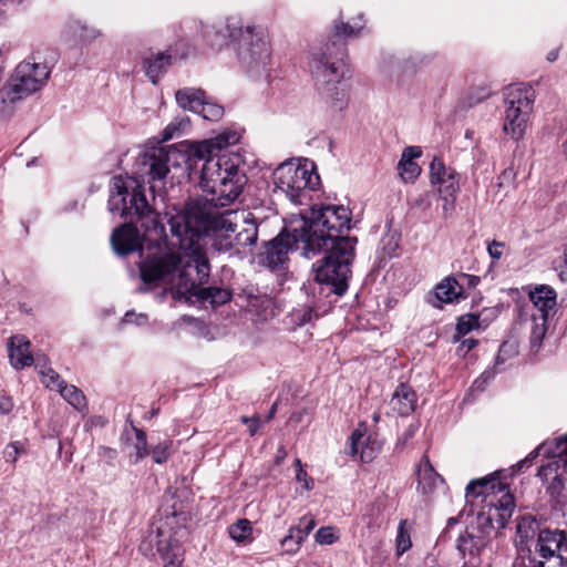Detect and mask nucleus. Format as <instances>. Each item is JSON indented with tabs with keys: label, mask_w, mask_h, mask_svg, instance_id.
Returning <instances> with one entry per match:
<instances>
[{
	"label": "nucleus",
	"mask_w": 567,
	"mask_h": 567,
	"mask_svg": "<svg viewBox=\"0 0 567 567\" xmlns=\"http://www.w3.org/2000/svg\"><path fill=\"white\" fill-rule=\"evenodd\" d=\"M350 220L344 206L312 207L309 215L293 218L288 228L265 245L259 262L270 269L282 268L293 247L307 258L324 252L315 267V279L342 296L348 289L357 244V238L344 235Z\"/></svg>",
	"instance_id": "1"
},
{
	"label": "nucleus",
	"mask_w": 567,
	"mask_h": 567,
	"mask_svg": "<svg viewBox=\"0 0 567 567\" xmlns=\"http://www.w3.org/2000/svg\"><path fill=\"white\" fill-rule=\"evenodd\" d=\"M217 198L210 195L200 199L189 200L183 209L167 212V223L172 237L192 239L200 243L203 235L212 236V246L219 252L229 256L245 257L252 251L258 239V226L252 213L247 210H225Z\"/></svg>",
	"instance_id": "2"
},
{
	"label": "nucleus",
	"mask_w": 567,
	"mask_h": 567,
	"mask_svg": "<svg viewBox=\"0 0 567 567\" xmlns=\"http://www.w3.org/2000/svg\"><path fill=\"white\" fill-rule=\"evenodd\" d=\"M172 245L178 248V254H155L140 262V277L147 286L140 288V291L165 284L172 285L179 297H195L198 301H208L213 306L230 300L231 295L227 289L203 287L208 280L210 266L202 244L192 239H178L172 240Z\"/></svg>",
	"instance_id": "3"
},
{
	"label": "nucleus",
	"mask_w": 567,
	"mask_h": 567,
	"mask_svg": "<svg viewBox=\"0 0 567 567\" xmlns=\"http://www.w3.org/2000/svg\"><path fill=\"white\" fill-rule=\"evenodd\" d=\"M109 207L113 214L118 212L122 217L135 218L144 231L142 238L132 223L114 229L111 244L117 255L124 256L143 249V240L157 244L165 236V227L158 214L148 205L143 187L136 185L134 179L120 175L112 178Z\"/></svg>",
	"instance_id": "4"
},
{
	"label": "nucleus",
	"mask_w": 567,
	"mask_h": 567,
	"mask_svg": "<svg viewBox=\"0 0 567 567\" xmlns=\"http://www.w3.org/2000/svg\"><path fill=\"white\" fill-rule=\"evenodd\" d=\"M239 140L240 134L237 131L226 130L213 138L197 143L193 150L194 157L204 161L200 188L209 195H217L221 205L231 204L247 183L238 156L217 155L219 151L237 144Z\"/></svg>",
	"instance_id": "5"
},
{
	"label": "nucleus",
	"mask_w": 567,
	"mask_h": 567,
	"mask_svg": "<svg viewBox=\"0 0 567 567\" xmlns=\"http://www.w3.org/2000/svg\"><path fill=\"white\" fill-rule=\"evenodd\" d=\"M362 24L336 22L331 40L310 52L309 69L316 78L321 94L333 110L341 111L347 105V90L340 84L342 78L343 41L358 37Z\"/></svg>",
	"instance_id": "6"
},
{
	"label": "nucleus",
	"mask_w": 567,
	"mask_h": 567,
	"mask_svg": "<svg viewBox=\"0 0 567 567\" xmlns=\"http://www.w3.org/2000/svg\"><path fill=\"white\" fill-rule=\"evenodd\" d=\"M465 497L468 503L482 497L483 506L477 513V525L486 535L491 530L497 534L505 528L515 508L514 496L494 477L471 481L466 486Z\"/></svg>",
	"instance_id": "7"
},
{
	"label": "nucleus",
	"mask_w": 567,
	"mask_h": 567,
	"mask_svg": "<svg viewBox=\"0 0 567 567\" xmlns=\"http://www.w3.org/2000/svg\"><path fill=\"white\" fill-rule=\"evenodd\" d=\"M513 567H567V533L543 529L536 544L540 559L532 556L529 547H518Z\"/></svg>",
	"instance_id": "8"
},
{
	"label": "nucleus",
	"mask_w": 567,
	"mask_h": 567,
	"mask_svg": "<svg viewBox=\"0 0 567 567\" xmlns=\"http://www.w3.org/2000/svg\"><path fill=\"white\" fill-rule=\"evenodd\" d=\"M274 178L277 189L295 204H302L319 185L312 164L282 163L275 169Z\"/></svg>",
	"instance_id": "9"
},
{
	"label": "nucleus",
	"mask_w": 567,
	"mask_h": 567,
	"mask_svg": "<svg viewBox=\"0 0 567 567\" xmlns=\"http://www.w3.org/2000/svg\"><path fill=\"white\" fill-rule=\"evenodd\" d=\"M236 54L240 64L249 73L260 75L271 61L267 31L260 25H246L238 40Z\"/></svg>",
	"instance_id": "10"
},
{
	"label": "nucleus",
	"mask_w": 567,
	"mask_h": 567,
	"mask_svg": "<svg viewBox=\"0 0 567 567\" xmlns=\"http://www.w3.org/2000/svg\"><path fill=\"white\" fill-rule=\"evenodd\" d=\"M534 101L535 92L530 86L511 85L506 89L503 131L514 141L524 137Z\"/></svg>",
	"instance_id": "11"
},
{
	"label": "nucleus",
	"mask_w": 567,
	"mask_h": 567,
	"mask_svg": "<svg viewBox=\"0 0 567 567\" xmlns=\"http://www.w3.org/2000/svg\"><path fill=\"white\" fill-rule=\"evenodd\" d=\"M50 70L44 63L23 61L18 64L10 82L0 91L2 102L21 100L39 91L48 81Z\"/></svg>",
	"instance_id": "12"
},
{
	"label": "nucleus",
	"mask_w": 567,
	"mask_h": 567,
	"mask_svg": "<svg viewBox=\"0 0 567 567\" xmlns=\"http://www.w3.org/2000/svg\"><path fill=\"white\" fill-rule=\"evenodd\" d=\"M540 453L557 454L546 465H543L538 475L550 483L553 489H559L567 482V435L556 440V450H551L548 443L540 444L532 451L524 460H520L515 468L522 471L523 467L535 460Z\"/></svg>",
	"instance_id": "13"
},
{
	"label": "nucleus",
	"mask_w": 567,
	"mask_h": 567,
	"mask_svg": "<svg viewBox=\"0 0 567 567\" xmlns=\"http://www.w3.org/2000/svg\"><path fill=\"white\" fill-rule=\"evenodd\" d=\"M177 152L171 147L152 148L143 153L136 161L137 174L151 184V189L156 190V183H162L169 172L173 157Z\"/></svg>",
	"instance_id": "14"
},
{
	"label": "nucleus",
	"mask_w": 567,
	"mask_h": 567,
	"mask_svg": "<svg viewBox=\"0 0 567 567\" xmlns=\"http://www.w3.org/2000/svg\"><path fill=\"white\" fill-rule=\"evenodd\" d=\"M156 546L157 551L165 561V567H179L183 561V549L178 542L173 538L168 525L161 524L152 526L145 540L141 545V550H152Z\"/></svg>",
	"instance_id": "15"
},
{
	"label": "nucleus",
	"mask_w": 567,
	"mask_h": 567,
	"mask_svg": "<svg viewBox=\"0 0 567 567\" xmlns=\"http://www.w3.org/2000/svg\"><path fill=\"white\" fill-rule=\"evenodd\" d=\"M245 27L238 18L230 17L225 20H218L207 23L203 27V37L214 49H221L229 41L238 43L243 35Z\"/></svg>",
	"instance_id": "16"
},
{
	"label": "nucleus",
	"mask_w": 567,
	"mask_h": 567,
	"mask_svg": "<svg viewBox=\"0 0 567 567\" xmlns=\"http://www.w3.org/2000/svg\"><path fill=\"white\" fill-rule=\"evenodd\" d=\"M529 299L533 303L532 319H549L555 315L557 306V293L550 286H536L529 292Z\"/></svg>",
	"instance_id": "17"
},
{
	"label": "nucleus",
	"mask_w": 567,
	"mask_h": 567,
	"mask_svg": "<svg viewBox=\"0 0 567 567\" xmlns=\"http://www.w3.org/2000/svg\"><path fill=\"white\" fill-rule=\"evenodd\" d=\"M417 396L414 390L405 383H401L393 392L389 406L393 413L400 416H408L414 412Z\"/></svg>",
	"instance_id": "18"
},
{
	"label": "nucleus",
	"mask_w": 567,
	"mask_h": 567,
	"mask_svg": "<svg viewBox=\"0 0 567 567\" xmlns=\"http://www.w3.org/2000/svg\"><path fill=\"white\" fill-rule=\"evenodd\" d=\"M10 362L16 369H23L33 364L34 359L30 352V341L24 336H14L9 341Z\"/></svg>",
	"instance_id": "19"
},
{
	"label": "nucleus",
	"mask_w": 567,
	"mask_h": 567,
	"mask_svg": "<svg viewBox=\"0 0 567 567\" xmlns=\"http://www.w3.org/2000/svg\"><path fill=\"white\" fill-rule=\"evenodd\" d=\"M347 453L351 456L360 455L362 462H370L377 455V450L369 443V437L360 429L354 430L349 437Z\"/></svg>",
	"instance_id": "20"
},
{
	"label": "nucleus",
	"mask_w": 567,
	"mask_h": 567,
	"mask_svg": "<svg viewBox=\"0 0 567 567\" xmlns=\"http://www.w3.org/2000/svg\"><path fill=\"white\" fill-rule=\"evenodd\" d=\"M143 64L146 75L153 84H156L171 64V55L164 52L152 53L144 58Z\"/></svg>",
	"instance_id": "21"
},
{
	"label": "nucleus",
	"mask_w": 567,
	"mask_h": 567,
	"mask_svg": "<svg viewBox=\"0 0 567 567\" xmlns=\"http://www.w3.org/2000/svg\"><path fill=\"white\" fill-rule=\"evenodd\" d=\"M205 92L195 87H184L175 93L178 106L194 113L199 112L202 104L205 102Z\"/></svg>",
	"instance_id": "22"
},
{
	"label": "nucleus",
	"mask_w": 567,
	"mask_h": 567,
	"mask_svg": "<svg viewBox=\"0 0 567 567\" xmlns=\"http://www.w3.org/2000/svg\"><path fill=\"white\" fill-rule=\"evenodd\" d=\"M540 532L539 524L533 516L520 517L516 526V548L529 547L528 543L534 539L536 534L539 535Z\"/></svg>",
	"instance_id": "23"
},
{
	"label": "nucleus",
	"mask_w": 567,
	"mask_h": 567,
	"mask_svg": "<svg viewBox=\"0 0 567 567\" xmlns=\"http://www.w3.org/2000/svg\"><path fill=\"white\" fill-rule=\"evenodd\" d=\"M461 293L462 286L454 278H446L435 287V297L440 302H453Z\"/></svg>",
	"instance_id": "24"
},
{
	"label": "nucleus",
	"mask_w": 567,
	"mask_h": 567,
	"mask_svg": "<svg viewBox=\"0 0 567 567\" xmlns=\"http://www.w3.org/2000/svg\"><path fill=\"white\" fill-rule=\"evenodd\" d=\"M440 482H442L441 476L435 473L430 461L425 460L419 468V488L423 494H429Z\"/></svg>",
	"instance_id": "25"
},
{
	"label": "nucleus",
	"mask_w": 567,
	"mask_h": 567,
	"mask_svg": "<svg viewBox=\"0 0 567 567\" xmlns=\"http://www.w3.org/2000/svg\"><path fill=\"white\" fill-rule=\"evenodd\" d=\"M483 546L482 539L474 537L467 532L460 534L456 539V548L463 557H465L466 554L471 556L478 554Z\"/></svg>",
	"instance_id": "26"
},
{
	"label": "nucleus",
	"mask_w": 567,
	"mask_h": 567,
	"mask_svg": "<svg viewBox=\"0 0 567 567\" xmlns=\"http://www.w3.org/2000/svg\"><path fill=\"white\" fill-rule=\"evenodd\" d=\"M133 430L135 432V440L132 443V452L130 453V457L133 463H138L148 455L147 440L144 431L136 427H133Z\"/></svg>",
	"instance_id": "27"
},
{
	"label": "nucleus",
	"mask_w": 567,
	"mask_h": 567,
	"mask_svg": "<svg viewBox=\"0 0 567 567\" xmlns=\"http://www.w3.org/2000/svg\"><path fill=\"white\" fill-rule=\"evenodd\" d=\"M229 536L236 543H245L251 540L252 527L248 519H238L228 528Z\"/></svg>",
	"instance_id": "28"
},
{
	"label": "nucleus",
	"mask_w": 567,
	"mask_h": 567,
	"mask_svg": "<svg viewBox=\"0 0 567 567\" xmlns=\"http://www.w3.org/2000/svg\"><path fill=\"white\" fill-rule=\"evenodd\" d=\"M59 392L61 396L76 410L81 411L85 408V396L76 386L64 383V385L60 388Z\"/></svg>",
	"instance_id": "29"
},
{
	"label": "nucleus",
	"mask_w": 567,
	"mask_h": 567,
	"mask_svg": "<svg viewBox=\"0 0 567 567\" xmlns=\"http://www.w3.org/2000/svg\"><path fill=\"white\" fill-rule=\"evenodd\" d=\"M533 327L530 331V347L534 351H537L545 338L547 332L548 318L532 319Z\"/></svg>",
	"instance_id": "30"
},
{
	"label": "nucleus",
	"mask_w": 567,
	"mask_h": 567,
	"mask_svg": "<svg viewBox=\"0 0 567 567\" xmlns=\"http://www.w3.org/2000/svg\"><path fill=\"white\" fill-rule=\"evenodd\" d=\"M455 175L457 174L452 168L446 167L441 159L435 157L432 161L430 165V177L432 184L441 183L444 179H447V177Z\"/></svg>",
	"instance_id": "31"
},
{
	"label": "nucleus",
	"mask_w": 567,
	"mask_h": 567,
	"mask_svg": "<svg viewBox=\"0 0 567 567\" xmlns=\"http://www.w3.org/2000/svg\"><path fill=\"white\" fill-rule=\"evenodd\" d=\"M315 528V520L311 517H302L299 524L290 528V538H295L297 543H302L309 533Z\"/></svg>",
	"instance_id": "32"
},
{
	"label": "nucleus",
	"mask_w": 567,
	"mask_h": 567,
	"mask_svg": "<svg viewBox=\"0 0 567 567\" xmlns=\"http://www.w3.org/2000/svg\"><path fill=\"white\" fill-rule=\"evenodd\" d=\"M73 32L84 43L92 42L93 40L97 39L101 35V31L99 29H96L94 27H90L85 22H82V21L74 22Z\"/></svg>",
	"instance_id": "33"
},
{
	"label": "nucleus",
	"mask_w": 567,
	"mask_h": 567,
	"mask_svg": "<svg viewBox=\"0 0 567 567\" xmlns=\"http://www.w3.org/2000/svg\"><path fill=\"white\" fill-rule=\"evenodd\" d=\"M197 114H200L203 118L207 121L216 122L224 116V107L217 103L209 102L205 97V102L202 104Z\"/></svg>",
	"instance_id": "34"
},
{
	"label": "nucleus",
	"mask_w": 567,
	"mask_h": 567,
	"mask_svg": "<svg viewBox=\"0 0 567 567\" xmlns=\"http://www.w3.org/2000/svg\"><path fill=\"white\" fill-rule=\"evenodd\" d=\"M480 327L478 316L466 313L461 316L456 323V331L458 334L464 336Z\"/></svg>",
	"instance_id": "35"
},
{
	"label": "nucleus",
	"mask_w": 567,
	"mask_h": 567,
	"mask_svg": "<svg viewBox=\"0 0 567 567\" xmlns=\"http://www.w3.org/2000/svg\"><path fill=\"white\" fill-rule=\"evenodd\" d=\"M405 520H401L398 528V536H396V555L401 556L406 550H409L412 546L410 533L405 528Z\"/></svg>",
	"instance_id": "36"
},
{
	"label": "nucleus",
	"mask_w": 567,
	"mask_h": 567,
	"mask_svg": "<svg viewBox=\"0 0 567 567\" xmlns=\"http://www.w3.org/2000/svg\"><path fill=\"white\" fill-rule=\"evenodd\" d=\"M399 171L401 177L405 182H411L414 181L420 175L421 168L415 162L400 161Z\"/></svg>",
	"instance_id": "37"
},
{
	"label": "nucleus",
	"mask_w": 567,
	"mask_h": 567,
	"mask_svg": "<svg viewBox=\"0 0 567 567\" xmlns=\"http://www.w3.org/2000/svg\"><path fill=\"white\" fill-rule=\"evenodd\" d=\"M435 185L439 186V193L440 195H449V196H456L460 190V183H458V176H452L447 177V179H444L441 183H436Z\"/></svg>",
	"instance_id": "38"
},
{
	"label": "nucleus",
	"mask_w": 567,
	"mask_h": 567,
	"mask_svg": "<svg viewBox=\"0 0 567 567\" xmlns=\"http://www.w3.org/2000/svg\"><path fill=\"white\" fill-rule=\"evenodd\" d=\"M40 372L42 374V382L45 384V386L60 391V388L64 385V382L61 380L60 375L51 368L41 370Z\"/></svg>",
	"instance_id": "39"
},
{
	"label": "nucleus",
	"mask_w": 567,
	"mask_h": 567,
	"mask_svg": "<svg viewBox=\"0 0 567 567\" xmlns=\"http://www.w3.org/2000/svg\"><path fill=\"white\" fill-rule=\"evenodd\" d=\"M171 443L169 442H162V443H158L157 445H155L153 449H152V457H153V461L157 464H163L165 463L169 455H171Z\"/></svg>",
	"instance_id": "40"
},
{
	"label": "nucleus",
	"mask_w": 567,
	"mask_h": 567,
	"mask_svg": "<svg viewBox=\"0 0 567 567\" xmlns=\"http://www.w3.org/2000/svg\"><path fill=\"white\" fill-rule=\"evenodd\" d=\"M420 424L419 422L411 423L404 432L399 436L395 449L396 450H403L408 443L414 437L416 431L419 430Z\"/></svg>",
	"instance_id": "41"
},
{
	"label": "nucleus",
	"mask_w": 567,
	"mask_h": 567,
	"mask_svg": "<svg viewBox=\"0 0 567 567\" xmlns=\"http://www.w3.org/2000/svg\"><path fill=\"white\" fill-rule=\"evenodd\" d=\"M295 464L297 466L296 471V481L302 484V487L306 491H310L313 486V481L308 476L307 472L302 468L301 461L299 458L295 460Z\"/></svg>",
	"instance_id": "42"
},
{
	"label": "nucleus",
	"mask_w": 567,
	"mask_h": 567,
	"mask_svg": "<svg viewBox=\"0 0 567 567\" xmlns=\"http://www.w3.org/2000/svg\"><path fill=\"white\" fill-rule=\"evenodd\" d=\"M336 536L332 532V528L322 527L316 533V540L319 544L330 545L334 542Z\"/></svg>",
	"instance_id": "43"
},
{
	"label": "nucleus",
	"mask_w": 567,
	"mask_h": 567,
	"mask_svg": "<svg viewBox=\"0 0 567 567\" xmlns=\"http://www.w3.org/2000/svg\"><path fill=\"white\" fill-rule=\"evenodd\" d=\"M147 316L144 313H135L133 311H127L122 319V323H132L135 322L137 326H143L147 322Z\"/></svg>",
	"instance_id": "44"
},
{
	"label": "nucleus",
	"mask_w": 567,
	"mask_h": 567,
	"mask_svg": "<svg viewBox=\"0 0 567 567\" xmlns=\"http://www.w3.org/2000/svg\"><path fill=\"white\" fill-rule=\"evenodd\" d=\"M441 199L443 200L442 209L445 217H449L452 215L455 208V199L456 196H449V195H440Z\"/></svg>",
	"instance_id": "45"
},
{
	"label": "nucleus",
	"mask_w": 567,
	"mask_h": 567,
	"mask_svg": "<svg viewBox=\"0 0 567 567\" xmlns=\"http://www.w3.org/2000/svg\"><path fill=\"white\" fill-rule=\"evenodd\" d=\"M422 154L421 148L417 146H408L403 150L400 161L414 162V158L420 157Z\"/></svg>",
	"instance_id": "46"
},
{
	"label": "nucleus",
	"mask_w": 567,
	"mask_h": 567,
	"mask_svg": "<svg viewBox=\"0 0 567 567\" xmlns=\"http://www.w3.org/2000/svg\"><path fill=\"white\" fill-rule=\"evenodd\" d=\"M22 452V445L19 442H12L7 446L6 454L9 460L16 462L19 454Z\"/></svg>",
	"instance_id": "47"
},
{
	"label": "nucleus",
	"mask_w": 567,
	"mask_h": 567,
	"mask_svg": "<svg viewBox=\"0 0 567 567\" xmlns=\"http://www.w3.org/2000/svg\"><path fill=\"white\" fill-rule=\"evenodd\" d=\"M289 538H290V533L281 540V546L285 548L286 553L293 554L299 549V547L302 543H297V540L295 538H292V539H289Z\"/></svg>",
	"instance_id": "48"
},
{
	"label": "nucleus",
	"mask_w": 567,
	"mask_h": 567,
	"mask_svg": "<svg viewBox=\"0 0 567 567\" xmlns=\"http://www.w3.org/2000/svg\"><path fill=\"white\" fill-rule=\"evenodd\" d=\"M503 247H504V243H501V241H492L488 247H487V251L491 256V258L493 259H499L502 256H503Z\"/></svg>",
	"instance_id": "49"
},
{
	"label": "nucleus",
	"mask_w": 567,
	"mask_h": 567,
	"mask_svg": "<svg viewBox=\"0 0 567 567\" xmlns=\"http://www.w3.org/2000/svg\"><path fill=\"white\" fill-rule=\"evenodd\" d=\"M558 276L561 281L567 282V244L564 248L563 262L558 267Z\"/></svg>",
	"instance_id": "50"
},
{
	"label": "nucleus",
	"mask_w": 567,
	"mask_h": 567,
	"mask_svg": "<svg viewBox=\"0 0 567 567\" xmlns=\"http://www.w3.org/2000/svg\"><path fill=\"white\" fill-rule=\"evenodd\" d=\"M13 409V401L11 398L2 395L0 396V413L9 414Z\"/></svg>",
	"instance_id": "51"
},
{
	"label": "nucleus",
	"mask_w": 567,
	"mask_h": 567,
	"mask_svg": "<svg viewBox=\"0 0 567 567\" xmlns=\"http://www.w3.org/2000/svg\"><path fill=\"white\" fill-rule=\"evenodd\" d=\"M476 344H477V341H476L475 339H473V338H466V339H464V340L461 342V344H460V347H458L457 351H458V353H461V354H465L467 351L472 350Z\"/></svg>",
	"instance_id": "52"
},
{
	"label": "nucleus",
	"mask_w": 567,
	"mask_h": 567,
	"mask_svg": "<svg viewBox=\"0 0 567 567\" xmlns=\"http://www.w3.org/2000/svg\"><path fill=\"white\" fill-rule=\"evenodd\" d=\"M414 207L421 208L423 210L427 209L431 206V202L429 199V195L424 194L420 198L415 199L413 203Z\"/></svg>",
	"instance_id": "53"
},
{
	"label": "nucleus",
	"mask_w": 567,
	"mask_h": 567,
	"mask_svg": "<svg viewBox=\"0 0 567 567\" xmlns=\"http://www.w3.org/2000/svg\"><path fill=\"white\" fill-rule=\"evenodd\" d=\"M177 131V126L174 123L167 125L164 130V140H171L174 137V132Z\"/></svg>",
	"instance_id": "54"
},
{
	"label": "nucleus",
	"mask_w": 567,
	"mask_h": 567,
	"mask_svg": "<svg viewBox=\"0 0 567 567\" xmlns=\"http://www.w3.org/2000/svg\"><path fill=\"white\" fill-rule=\"evenodd\" d=\"M248 426H249L250 435L254 436L256 434V432L258 431V427H259V417L258 416L252 417V420L248 424Z\"/></svg>",
	"instance_id": "55"
},
{
	"label": "nucleus",
	"mask_w": 567,
	"mask_h": 567,
	"mask_svg": "<svg viewBox=\"0 0 567 567\" xmlns=\"http://www.w3.org/2000/svg\"><path fill=\"white\" fill-rule=\"evenodd\" d=\"M462 279L466 280L470 286H476L480 282V278L472 275H462Z\"/></svg>",
	"instance_id": "56"
},
{
	"label": "nucleus",
	"mask_w": 567,
	"mask_h": 567,
	"mask_svg": "<svg viewBox=\"0 0 567 567\" xmlns=\"http://www.w3.org/2000/svg\"><path fill=\"white\" fill-rule=\"evenodd\" d=\"M557 56H558V52L557 51H551V52L548 53L547 60L549 62H554L557 59Z\"/></svg>",
	"instance_id": "57"
},
{
	"label": "nucleus",
	"mask_w": 567,
	"mask_h": 567,
	"mask_svg": "<svg viewBox=\"0 0 567 567\" xmlns=\"http://www.w3.org/2000/svg\"><path fill=\"white\" fill-rule=\"evenodd\" d=\"M276 410H277V403H274L270 409V412L268 414V419H271L274 416V414L276 413Z\"/></svg>",
	"instance_id": "58"
},
{
	"label": "nucleus",
	"mask_w": 567,
	"mask_h": 567,
	"mask_svg": "<svg viewBox=\"0 0 567 567\" xmlns=\"http://www.w3.org/2000/svg\"><path fill=\"white\" fill-rule=\"evenodd\" d=\"M240 420H241V422H243L244 424H249V423L251 422V420H252V419H250V417H248V416H241V419H240Z\"/></svg>",
	"instance_id": "59"
},
{
	"label": "nucleus",
	"mask_w": 567,
	"mask_h": 567,
	"mask_svg": "<svg viewBox=\"0 0 567 567\" xmlns=\"http://www.w3.org/2000/svg\"><path fill=\"white\" fill-rule=\"evenodd\" d=\"M472 135H473V132H472V131H466L465 136H466L467 138H470Z\"/></svg>",
	"instance_id": "60"
},
{
	"label": "nucleus",
	"mask_w": 567,
	"mask_h": 567,
	"mask_svg": "<svg viewBox=\"0 0 567 567\" xmlns=\"http://www.w3.org/2000/svg\"><path fill=\"white\" fill-rule=\"evenodd\" d=\"M563 147H564L565 154H567V138H566V142L564 143Z\"/></svg>",
	"instance_id": "61"
},
{
	"label": "nucleus",
	"mask_w": 567,
	"mask_h": 567,
	"mask_svg": "<svg viewBox=\"0 0 567 567\" xmlns=\"http://www.w3.org/2000/svg\"><path fill=\"white\" fill-rule=\"evenodd\" d=\"M40 367V359H37V368Z\"/></svg>",
	"instance_id": "62"
}]
</instances>
